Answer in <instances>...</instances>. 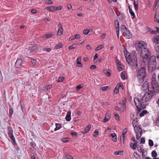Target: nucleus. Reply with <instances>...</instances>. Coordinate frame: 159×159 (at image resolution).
<instances>
[{"mask_svg":"<svg viewBox=\"0 0 159 159\" xmlns=\"http://www.w3.org/2000/svg\"><path fill=\"white\" fill-rule=\"evenodd\" d=\"M151 89L150 88L149 90L145 93L143 97L141 98L140 100L138 98H134V102L139 111L145 107V105L143 103L149 100L153 96L154 93Z\"/></svg>","mask_w":159,"mask_h":159,"instance_id":"1","label":"nucleus"},{"mask_svg":"<svg viewBox=\"0 0 159 159\" xmlns=\"http://www.w3.org/2000/svg\"><path fill=\"white\" fill-rule=\"evenodd\" d=\"M124 55L127 62L129 64L133 69L136 68L138 66L137 57L136 54L134 53H129L125 49L124 51Z\"/></svg>","mask_w":159,"mask_h":159,"instance_id":"2","label":"nucleus"},{"mask_svg":"<svg viewBox=\"0 0 159 159\" xmlns=\"http://www.w3.org/2000/svg\"><path fill=\"white\" fill-rule=\"evenodd\" d=\"M146 75V70L145 67H143L139 69L137 71V78L139 82L140 83H143Z\"/></svg>","mask_w":159,"mask_h":159,"instance_id":"3","label":"nucleus"},{"mask_svg":"<svg viewBox=\"0 0 159 159\" xmlns=\"http://www.w3.org/2000/svg\"><path fill=\"white\" fill-rule=\"evenodd\" d=\"M7 129L8 130V135L10 139L11 140V142L14 146L16 145L17 144L15 138L13 134V131L11 126H8L7 127Z\"/></svg>","mask_w":159,"mask_h":159,"instance_id":"4","label":"nucleus"},{"mask_svg":"<svg viewBox=\"0 0 159 159\" xmlns=\"http://www.w3.org/2000/svg\"><path fill=\"white\" fill-rule=\"evenodd\" d=\"M141 56L143 58H147L149 56L150 52L146 47L141 50Z\"/></svg>","mask_w":159,"mask_h":159,"instance_id":"5","label":"nucleus"},{"mask_svg":"<svg viewBox=\"0 0 159 159\" xmlns=\"http://www.w3.org/2000/svg\"><path fill=\"white\" fill-rule=\"evenodd\" d=\"M156 60L155 57L153 56H151L149 61L148 66L150 67H151L152 68L155 67L156 65Z\"/></svg>","mask_w":159,"mask_h":159,"instance_id":"6","label":"nucleus"},{"mask_svg":"<svg viewBox=\"0 0 159 159\" xmlns=\"http://www.w3.org/2000/svg\"><path fill=\"white\" fill-rule=\"evenodd\" d=\"M147 47V45L144 42L141 41L139 42L136 45V48L137 51H141V50L144 49Z\"/></svg>","mask_w":159,"mask_h":159,"instance_id":"7","label":"nucleus"},{"mask_svg":"<svg viewBox=\"0 0 159 159\" xmlns=\"http://www.w3.org/2000/svg\"><path fill=\"white\" fill-rule=\"evenodd\" d=\"M126 100L125 99L122 100L118 103L119 105H121L120 107V112L122 113L124 112L126 108Z\"/></svg>","mask_w":159,"mask_h":159,"instance_id":"8","label":"nucleus"},{"mask_svg":"<svg viewBox=\"0 0 159 159\" xmlns=\"http://www.w3.org/2000/svg\"><path fill=\"white\" fill-rule=\"evenodd\" d=\"M152 88L151 89L152 90L153 92L158 93L159 91V88L158 84L157 82H154L152 83Z\"/></svg>","mask_w":159,"mask_h":159,"instance_id":"9","label":"nucleus"},{"mask_svg":"<svg viewBox=\"0 0 159 159\" xmlns=\"http://www.w3.org/2000/svg\"><path fill=\"white\" fill-rule=\"evenodd\" d=\"M149 85L147 81H145L142 85V89L144 91H148L150 89Z\"/></svg>","mask_w":159,"mask_h":159,"instance_id":"10","label":"nucleus"},{"mask_svg":"<svg viewBox=\"0 0 159 159\" xmlns=\"http://www.w3.org/2000/svg\"><path fill=\"white\" fill-rule=\"evenodd\" d=\"M123 35L124 37L128 39H129L132 37L131 33L128 29L125 30V31L123 33Z\"/></svg>","mask_w":159,"mask_h":159,"instance_id":"11","label":"nucleus"},{"mask_svg":"<svg viewBox=\"0 0 159 159\" xmlns=\"http://www.w3.org/2000/svg\"><path fill=\"white\" fill-rule=\"evenodd\" d=\"M115 26L116 29V33L118 37H119V33L120 31V27L119 22L118 20H116L115 21Z\"/></svg>","mask_w":159,"mask_h":159,"instance_id":"12","label":"nucleus"},{"mask_svg":"<svg viewBox=\"0 0 159 159\" xmlns=\"http://www.w3.org/2000/svg\"><path fill=\"white\" fill-rule=\"evenodd\" d=\"M22 63L21 59H18L15 64V66L16 68H20Z\"/></svg>","mask_w":159,"mask_h":159,"instance_id":"13","label":"nucleus"},{"mask_svg":"<svg viewBox=\"0 0 159 159\" xmlns=\"http://www.w3.org/2000/svg\"><path fill=\"white\" fill-rule=\"evenodd\" d=\"M58 26L59 28L57 32V34L58 35H60L62 34L63 30L62 25L61 23L58 25Z\"/></svg>","mask_w":159,"mask_h":159,"instance_id":"14","label":"nucleus"},{"mask_svg":"<svg viewBox=\"0 0 159 159\" xmlns=\"http://www.w3.org/2000/svg\"><path fill=\"white\" fill-rule=\"evenodd\" d=\"M81 57L78 58L76 59V64L77 66L80 67H81L83 66L82 64L81 63Z\"/></svg>","mask_w":159,"mask_h":159,"instance_id":"15","label":"nucleus"},{"mask_svg":"<svg viewBox=\"0 0 159 159\" xmlns=\"http://www.w3.org/2000/svg\"><path fill=\"white\" fill-rule=\"evenodd\" d=\"M134 130L136 133V139L138 140L140 138L141 136L142 131H141V130H140L139 131H136V129H135Z\"/></svg>","mask_w":159,"mask_h":159,"instance_id":"16","label":"nucleus"},{"mask_svg":"<svg viewBox=\"0 0 159 159\" xmlns=\"http://www.w3.org/2000/svg\"><path fill=\"white\" fill-rule=\"evenodd\" d=\"M130 145L131 148L133 149H135L137 147V142L135 141V142H134V143H131Z\"/></svg>","mask_w":159,"mask_h":159,"instance_id":"17","label":"nucleus"},{"mask_svg":"<svg viewBox=\"0 0 159 159\" xmlns=\"http://www.w3.org/2000/svg\"><path fill=\"white\" fill-rule=\"evenodd\" d=\"M71 113V112L70 111H69L67 112L66 116L65 117V119L66 121H70L71 119L70 116Z\"/></svg>","mask_w":159,"mask_h":159,"instance_id":"18","label":"nucleus"},{"mask_svg":"<svg viewBox=\"0 0 159 159\" xmlns=\"http://www.w3.org/2000/svg\"><path fill=\"white\" fill-rule=\"evenodd\" d=\"M91 127V125H90L89 124V125L84 130L81 132V133L83 134H86L87 133L90 129V128Z\"/></svg>","mask_w":159,"mask_h":159,"instance_id":"19","label":"nucleus"},{"mask_svg":"<svg viewBox=\"0 0 159 159\" xmlns=\"http://www.w3.org/2000/svg\"><path fill=\"white\" fill-rule=\"evenodd\" d=\"M138 122V119L137 118L134 119L132 121V124L134 128V130L135 129V127H137L139 125Z\"/></svg>","mask_w":159,"mask_h":159,"instance_id":"20","label":"nucleus"},{"mask_svg":"<svg viewBox=\"0 0 159 159\" xmlns=\"http://www.w3.org/2000/svg\"><path fill=\"white\" fill-rule=\"evenodd\" d=\"M153 42L157 44V43H159V35H157L154 36L153 38Z\"/></svg>","mask_w":159,"mask_h":159,"instance_id":"21","label":"nucleus"},{"mask_svg":"<svg viewBox=\"0 0 159 159\" xmlns=\"http://www.w3.org/2000/svg\"><path fill=\"white\" fill-rule=\"evenodd\" d=\"M110 114L107 113L105 115L104 119L103 120V122H105L106 121L109 120L110 119Z\"/></svg>","mask_w":159,"mask_h":159,"instance_id":"22","label":"nucleus"},{"mask_svg":"<svg viewBox=\"0 0 159 159\" xmlns=\"http://www.w3.org/2000/svg\"><path fill=\"white\" fill-rule=\"evenodd\" d=\"M134 4L135 10L137 11L138 10V0H134Z\"/></svg>","mask_w":159,"mask_h":159,"instance_id":"23","label":"nucleus"},{"mask_svg":"<svg viewBox=\"0 0 159 159\" xmlns=\"http://www.w3.org/2000/svg\"><path fill=\"white\" fill-rule=\"evenodd\" d=\"M128 8H129V10L130 14L131 16L133 17H132V18H133V19L135 17V15L134 12L132 10V9L130 8V7L129 6Z\"/></svg>","mask_w":159,"mask_h":159,"instance_id":"24","label":"nucleus"},{"mask_svg":"<svg viewBox=\"0 0 159 159\" xmlns=\"http://www.w3.org/2000/svg\"><path fill=\"white\" fill-rule=\"evenodd\" d=\"M154 19L155 22L159 23V15L157 13L155 14Z\"/></svg>","mask_w":159,"mask_h":159,"instance_id":"25","label":"nucleus"},{"mask_svg":"<svg viewBox=\"0 0 159 159\" xmlns=\"http://www.w3.org/2000/svg\"><path fill=\"white\" fill-rule=\"evenodd\" d=\"M159 3V0H156L155 3L154 4V7L153 8V11H155L157 9V7H158Z\"/></svg>","mask_w":159,"mask_h":159,"instance_id":"26","label":"nucleus"},{"mask_svg":"<svg viewBox=\"0 0 159 159\" xmlns=\"http://www.w3.org/2000/svg\"><path fill=\"white\" fill-rule=\"evenodd\" d=\"M55 7L51 6L48 7L46 8V9L51 11H55Z\"/></svg>","mask_w":159,"mask_h":159,"instance_id":"27","label":"nucleus"},{"mask_svg":"<svg viewBox=\"0 0 159 159\" xmlns=\"http://www.w3.org/2000/svg\"><path fill=\"white\" fill-rule=\"evenodd\" d=\"M111 136L113 138V140L114 142H116L117 141V136L116 134L112 133L111 134Z\"/></svg>","mask_w":159,"mask_h":159,"instance_id":"28","label":"nucleus"},{"mask_svg":"<svg viewBox=\"0 0 159 159\" xmlns=\"http://www.w3.org/2000/svg\"><path fill=\"white\" fill-rule=\"evenodd\" d=\"M125 139V135H122L120 137V139L121 143L123 144L124 143V141Z\"/></svg>","mask_w":159,"mask_h":159,"instance_id":"29","label":"nucleus"},{"mask_svg":"<svg viewBox=\"0 0 159 159\" xmlns=\"http://www.w3.org/2000/svg\"><path fill=\"white\" fill-rule=\"evenodd\" d=\"M52 87V86L51 85H46L44 87L43 89L45 91L48 90V89H50Z\"/></svg>","mask_w":159,"mask_h":159,"instance_id":"30","label":"nucleus"},{"mask_svg":"<svg viewBox=\"0 0 159 159\" xmlns=\"http://www.w3.org/2000/svg\"><path fill=\"white\" fill-rule=\"evenodd\" d=\"M125 71H122L120 74L121 78L123 80L126 79V76H125Z\"/></svg>","mask_w":159,"mask_h":159,"instance_id":"31","label":"nucleus"},{"mask_svg":"<svg viewBox=\"0 0 159 159\" xmlns=\"http://www.w3.org/2000/svg\"><path fill=\"white\" fill-rule=\"evenodd\" d=\"M52 36V33H49L45 34L44 36V37L46 39H48Z\"/></svg>","mask_w":159,"mask_h":159,"instance_id":"32","label":"nucleus"},{"mask_svg":"<svg viewBox=\"0 0 159 159\" xmlns=\"http://www.w3.org/2000/svg\"><path fill=\"white\" fill-rule=\"evenodd\" d=\"M56 128L54 129V130L56 131L57 130L61 128V126L58 123H56Z\"/></svg>","mask_w":159,"mask_h":159,"instance_id":"33","label":"nucleus"},{"mask_svg":"<svg viewBox=\"0 0 159 159\" xmlns=\"http://www.w3.org/2000/svg\"><path fill=\"white\" fill-rule=\"evenodd\" d=\"M98 130L97 129H96L95 130V131L93 132V135L94 137L96 138L98 137Z\"/></svg>","mask_w":159,"mask_h":159,"instance_id":"34","label":"nucleus"},{"mask_svg":"<svg viewBox=\"0 0 159 159\" xmlns=\"http://www.w3.org/2000/svg\"><path fill=\"white\" fill-rule=\"evenodd\" d=\"M120 29L121 31L123 33L125 31V30H127V29L126 28L125 26L123 25H122L120 26Z\"/></svg>","mask_w":159,"mask_h":159,"instance_id":"35","label":"nucleus"},{"mask_svg":"<svg viewBox=\"0 0 159 159\" xmlns=\"http://www.w3.org/2000/svg\"><path fill=\"white\" fill-rule=\"evenodd\" d=\"M155 50L159 53V43L156 44L155 45Z\"/></svg>","mask_w":159,"mask_h":159,"instance_id":"36","label":"nucleus"},{"mask_svg":"<svg viewBox=\"0 0 159 159\" xmlns=\"http://www.w3.org/2000/svg\"><path fill=\"white\" fill-rule=\"evenodd\" d=\"M76 44H74L72 45H70L68 47V49L70 50H71L74 49L76 48Z\"/></svg>","mask_w":159,"mask_h":159,"instance_id":"37","label":"nucleus"},{"mask_svg":"<svg viewBox=\"0 0 159 159\" xmlns=\"http://www.w3.org/2000/svg\"><path fill=\"white\" fill-rule=\"evenodd\" d=\"M65 157L67 159H73V157L70 156L68 153H65Z\"/></svg>","mask_w":159,"mask_h":159,"instance_id":"38","label":"nucleus"},{"mask_svg":"<svg viewBox=\"0 0 159 159\" xmlns=\"http://www.w3.org/2000/svg\"><path fill=\"white\" fill-rule=\"evenodd\" d=\"M104 47V46L103 45H101L98 46L97 48H96L95 50L96 51H98L100 49H102Z\"/></svg>","mask_w":159,"mask_h":159,"instance_id":"39","label":"nucleus"},{"mask_svg":"<svg viewBox=\"0 0 159 159\" xmlns=\"http://www.w3.org/2000/svg\"><path fill=\"white\" fill-rule=\"evenodd\" d=\"M147 111L145 110L143 111L140 114L139 116L141 117L144 116V115L147 113Z\"/></svg>","mask_w":159,"mask_h":159,"instance_id":"40","label":"nucleus"},{"mask_svg":"<svg viewBox=\"0 0 159 159\" xmlns=\"http://www.w3.org/2000/svg\"><path fill=\"white\" fill-rule=\"evenodd\" d=\"M152 157H156L157 156V154L155 151H153L152 152Z\"/></svg>","mask_w":159,"mask_h":159,"instance_id":"41","label":"nucleus"},{"mask_svg":"<svg viewBox=\"0 0 159 159\" xmlns=\"http://www.w3.org/2000/svg\"><path fill=\"white\" fill-rule=\"evenodd\" d=\"M135 129H136V131H139L140 130L142 131V129L141 127V125H138L137 127H135Z\"/></svg>","mask_w":159,"mask_h":159,"instance_id":"42","label":"nucleus"},{"mask_svg":"<svg viewBox=\"0 0 159 159\" xmlns=\"http://www.w3.org/2000/svg\"><path fill=\"white\" fill-rule=\"evenodd\" d=\"M89 31L90 30L89 29H86L83 30V33L84 35H87L89 33Z\"/></svg>","mask_w":159,"mask_h":159,"instance_id":"43","label":"nucleus"},{"mask_svg":"<svg viewBox=\"0 0 159 159\" xmlns=\"http://www.w3.org/2000/svg\"><path fill=\"white\" fill-rule=\"evenodd\" d=\"M156 29H157L156 31L153 30L151 32V33L152 34H155L157 33H159V29L158 27H156Z\"/></svg>","mask_w":159,"mask_h":159,"instance_id":"44","label":"nucleus"},{"mask_svg":"<svg viewBox=\"0 0 159 159\" xmlns=\"http://www.w3.org/2000/svg\"><path fill=\"white\" fill-rule=\"evenodd\" d=\"M63 45L62 43H59L56 46V48L57 49H59L62 48Z\"/></svg>","mask_w":159,"mask_h":159,"instance_id":"45","label":"nucleus"},{"mask_svg":"<svg viewBox=\"0 0 159 159\" xmlns=\"http://www.w3.org/2000/svg\"><path fill=\"white\" fill-rule=\"evenodd\" d=\"M123 151H116L114 152V154L116 155H122L123 153Z\"/></svg>","mask_w":159,"mask_h":159,"instance_id":"46","label":"nucleus"},{"mask_svg":"<svg viewBox=\"0 0 159 159\" xmlns=\"http://www.w3.org/2000/svg\"><path fill=\"white\" fill-rule=\"evenodd\" d=\"M117 68L118 70L119 71H122L123 70V66L121 64L120 65H118Z\"/></svg>","mask_w":159,"mask_h":159,"instance_id":"47","label":"nucleus"},{"mask_svg":"<svg viewBox=\"0 0 159 159\" xmlns=\"http://www.w3.org/2000/svg\"><path fill=\"white\" fill-rule=\"evenodd\" d=\"M104 72L106 74V75L108 77H110L111 76V74L110 72L107 71V70H103Z\"/></svg>","mask_w":159,"mask_h":159,"instance_id":"48","label":"nucleus"},{"mask_svg":"<svg viewBox=\"0 0 159 159\" xmlns=\"http://www.w3.org/2000/svg\"><path fill=\"white\" fill-rule=\"evenodd\" d=\"M148 144L150 146L152 147L153 145V142L152 140L149 139L148 141Z\"/></svg>","mask_w":159,"mask_h":159,"instance_id":"49","label":"nucleus"},{"mask_svg":"<svg viewBox=\"0 0 159 159\" xmlns=\"http://www.w3.org/2000/svg\"><path fill=\"white\" fill-rule=\"evenodd\" d=\"M134 157L136 158L139 159V154L136 152H134L133 154Z\"/></svg>","mask_w":159,"mask_h":159,"instance_id":"50","label":"nucleus"},{"mask_svg":"<svg viewBox=\"0 0 159 159\" xmlns=\"http://www.w3.org/2000/svg\"><path fill=\"white\" fill-rule=\"evenodd\" d=\"M81 85V84H80L76 87V89L77 90H79L83 87V86H82Z\"/></svg>","mask_w":159,"mask_h":159,"instance_id":"51","label":"nucleus"},{"mask_svg":"<svg viewBox=\"0 0 159 159\" xmlns=\"http://www.w3.org/2000/svg\"><path fill=\"white\" fill-rule=\"evenodd\" d=\"M9 114H10V117H11L12 114H13V109L12 108H10L9 109Z\"/></svg>","mask_w":159,"mask_h":159,"instance_id":"52","label":"nucleus"},{"mask_svg":"<svg viewBox=\"0 0 159 159\" xmlns=\"http://www.w3.org/2000/svg\"><path fill=\"white\" fill-rule=\"evenodd\" d=\"M117 88V86H116L114 90V93H117L119 92L118 88Z\"/></svg>","mask_w":159,"mask_h":159,"instance_id":"53","label":"nucleus"},{"mask_svg":"<svg viewBox=\"0 0 159 159\" xmlns=\"http://www.w3.org/2000/svg\"><path fill=\"white\" fill-rule=\"evenodd\" d=\"M70 134L73 137H76L77 136V134L76 132H72L70 133Z\"/></svg>","mask_w":159,"mask_h":159,"instance_id":"54","label":"nucleus"},{"mask_svg":"<svg viewBox=\"0 0 159 159\" xmlns=\"http://www.w3.org/2000/svg\"><path fill=\"white\" fill-rule=\"evenodd\" d=\"M108 87V86H103L101 88V89L102 91H105Z\"/></svg>","mask_w":159,"mask_h":159,"instance_id":"55","label":"nucleus"},{"mask_svg":"<svg viewBox=\"0 0 159 159\" xmlns=\"http://www.w3.org/2000/svg\"><path fill=\"white\" fill-rule=\"evenodd\" d=\"M62 8V7L61 6H60L58 7H55V11H58V10H61Z\"/></svg>","mask_w":159,"mask_h":159,"instance_id":"56","label":"nucleus"},{"mask_svg":"<svg viewBox=\"0 0 159 159\" xmlns=\"http://www.w3.org/2000/svg\"><path fill=\"white\" fill-rule=\"evenodd\" d=\"M74 36L75 39H79L80 38V35L76 34Z\"/></svg>","mask_w":159,"mask_h":159,"instance_id":"57","label":"nucleus"},{"mask_svg":"<svg viewBox=\"0 0 159 159\" xmlns=\"http://www.w3.org/2000/svg\"><path fill=\"white\" fill-rule=\"evenodd\" d=\"M30 145L31 146L34 148L36 146V144L33 142H30Z\"/></svg>","mask_w":159,"mask_h":159,"instance_id":"58","label":"nucleus"},{"mask_svg":"<svg viewBox=\"0 0 159 159\" xmlns=\"http://www.w3.org/2000/svg\"><path fill=\"white\" fill-rule=\"evenodd\" d=\"M45 2L46 3L50 4L53 3V2L51 1V0H46Z\"/></svg>","mask_w":159,"mask_h":159,"instance_id":"59","label":"nucleus"},{"mask_svg":"<svg viewBox=\"0 0 159 159\" xmlns=\"http://www.w3.org/2000/svg\"><path fill=\"white\" fill-rule=\"evenodd\" d=\"M96 66L95 65H92L90 66V69L92 70H94L96 68Z\"/></svg>","mask_w":159,"mask_h":159,"instance_id":"60","label":"nucleus"},{"mask_svg":"<svg viewBox=\"0 0 159 159\" xmlns=\"http://www.w3.org/2000/svg\"><path fill=\"white\" fill-rule=\"evenodd\" d=\"M145 142V139L143 138H142L140 139V143H144Z\"/></svg>","mask_w":159,"mask_h":159,"instance_id":"61","label":"nucleus"},{"mask_svg":"<svg viewBox=\"0 0 159 159\" xmlns=\"http://www.w3.org/2000/svg\"><path fill=\"white\" fill-rule=\"evenodd\" d=\"M115 118L116 120H118L119 119V116L117 114H115Z\"/></svg>","mask_w":159,"mask_h":159,"instance_id":"62","label":"nucleus"},{"mask_svg":"<svg viewBox=\"0 0 159 159\" xmlns=\"http://www.w3.org/2000/svg\"><path fill=\"white\" fill-rule=\"evenodd\" d=\"M64 80V78L63 77H61L58 78V82H61V81H63Z\"/></svg>","mask_w":159,"mask_h":159,"instance_id":"63","label":"nucleus"},{"mask_svg":"<svg viewBox=\"0 0 159 159\" xmlns=\"http://www.w3.org/2000/svg\"><path fill=\"white\" fill-rule=\"evenodd\" d=\"M116 63L118 64V65H120L121 64V62L118 59H116Z\"/></svg>","mask_w":159,"mask_h":159,"instance_id":"64","label":"nucleus"}]
</instances>
